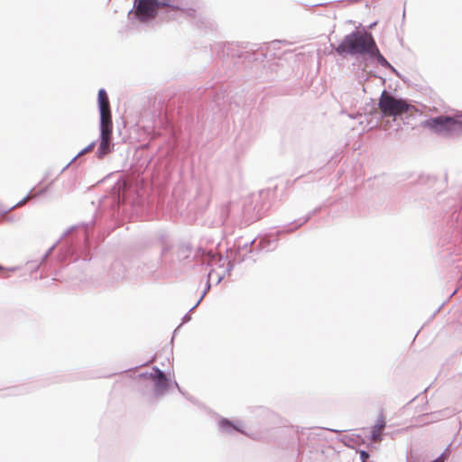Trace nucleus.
I'll list each match as a JSON object with an SVG mask.
<instances>
[{
    "label": "nucleus",
    "mask_w": 462,
    "mask_h": 462,
    "mask_svg": "<svg viewBox=\"0 0 462 462\" xmlns=\"http://www.w3.org/2000/svg\"><path fill=\"white\" fill-rule=\"evenodd\" d=\"M375 42L371 34L356 32L346 35L337 47L339 55L345 54H373Z\"/></svg>",
    "instance_id": "obj_1"
},
{
    "label": "nucleus",
    "mask_w": 462,
    "mask_h": 462,
    "mask_svg": "<svg viewBox=\"0 0 462 462\" xmlns=\"http://www.w3.org/2000/svg\"><path fill=\"white\" fill-rule=\"evenodd\" d=\"M379 109L385 116H398L404 113L413 115L418 112L415 106L407 103L405 100L396 98L388 92L383 91L379 99Z\"/></svg>",
    "instance_id": "obj_2"
},
{
    "label": "nucleus",
    "mask_w": 462,
    "mask_h": 462,
    "mask_svg": "<svg viewBox=\"0 0 462 462\" xmlns=\"http://www.w3.org/2000/svg\"><path fill=\"white\" fill-rule=\"evenodd\" d=\"M97 97L100 110V129H113L110 103L106 90L99 89Z\"/></svg>",
    "instance_id": "obj_3"
},
{
    "label": "nucleus",
    "mask_w": 462,
    "mask_h": 462,
    "mask_svg": "<svg viewBox=\"0 0 462 462\" xmlns=\"http://www.w3.org/2000/svg\"><path fill=\"white\" fill-rule=\"evenodd\" d=\"M134 8L136 16L142 21L155 18L159 9L156 0H135Z\"/></svg>",
    "instance_id": "obj_4"
},
{
    "label": "nucleus",
    "mask_w": 462,
    "mask_h": 462,
    "mask_svg": "<svg viewBox=\"0 0 462 462\" xmlns=\"http://www.w3.org/2000/svg\"><path fill=\"white\" fill-rule=\"evenodd\" d=\"M439 134H450L462 132V121L450 116H440Z\"/></svg>",
    "instance_id": "obj_5"
},
{
    "label": "nucleus",
    "mask_w": 462,
    "mask_h": 462,
    "mask_svg": "<svg viewBox=\"0 0 462 462\" xmlns=\"http://www.w3.org/2000/svg\"><path fill=\"white\" fill-rule=\"evenodd\" d=\"M112 133L113 129H100V143L97 149L98 158H103L108 154L113 147L112 143Z\"/></svg>",
    "instance_id": "obj_6"
},
{
    "label": "nucleus",
    "mask_w": 462,
    "mask_h": 462,
    "mask_svg": "<svg viewBox=\"0 0 462 462\" xmlns=\"http://www.w3.org/2000/svg\"><path fill=\"white\" fill-rule=\"evenodd\" d=\"M152 378L156 381L155 388L158 392H163L167 389L168 379L165 374L159 369H155Z\"/></svg>",
    "instance_id": "obj_7"
},
{
    "label": "nucleus",
    "mask_w": 462,
    "mask_h": 462,
    "mask_svg": "<svg viewBox=\"0 0 462 462\" xmlns=\"http://www.w3.org/2000/svg\"><path fill=\"white\" fill-rule=\"evenodd\" d=\"M441 122V119H439V116L430 118L428 120H425L421 123V125L425 128H429L433 130L434 132L439 134V125Z\"/></svg>",
    "instance_id": "obj_8"
},
{
    "label": "nucleus",
    "mask_w": 462,
    "mask_h": 462,
    "mask_svg": "<svg viewBox=\"0 0 462 462\" xmlns=\"http://www.w3.org/2000/svg\"><path fill=\"white\" fill-rule=\"evenodd\" d=\"M385 427V422L383 420H380L373 428L372 430V439L374 441H378L380 440V435H381V432L383 431V430L384 429Z\"/></svg>",
    "instance_id": "obj_9"
},
{
    "label": "nucleus",
    "mask_w": 462,
    "mask_h": 462,
    "mask_svg": "<svg viewBox=\"0 0 462 462\" xmlns=\"http://www.w3.org/2000/svg\"><path fill=\"white\" fill-rule=\"evenodd\" d=\"M371 56H374L378 61L379 64L384 67H389L390 64L386 60V59L380 53L379 50L376 48V46L373 49V54H370Z\"/></svg>",
    "instance_id": "obj_10"
},
{
    "label": "nucleus",
    "mask_w": 462,
    "mask_h": 462,
    "mask_svg": "<svg viewBox=\"0 0 462 462\" xmlns=\"http://www.w3.org/2000/svg\"><path fill=\"white\" fill-rule=\"evenodd\" d=\"M158 8L169 7L171 10L177 11L180 8L172 4V0H156Z\"/></svg>",
    "instance_id": "obj_11"
},
{
    "label": "nucleus",
    "mask_w": 462,
    "mask_h": 462,
    "mask_svg": "<svg viewBox=\"0 0 462 462\" xmlns=\"http://www.w3.org/2000/svg\"><path fill=\"white\" fill-rule=\"evenodd\" d=\"M36 196H38V193H34V194H32V196H29V197L25 198V199H23L21 202H19V203L17 204V206H23V205H24V204H25V203H26V202H27L31 198H34V197H36Z\"/></svg>",
    "instance_id": "obj_12"
},
{
    "label": "nucleus",
    "mask_w": 462,
    "mask_h": 462,
    "mask_svg": "<svg viewBox=\"0 0 462 462\" xmlns=\"http://www.w3.org/2000/svg\"><path fill=\"white\" fill-rule=\"evenodd\" d=\"M360 457L362 459V462H366L367 458L369 457V455L367 452L363 450L360 452Z\"/></svg>",
    "instance_id": "obj_13"
},
{
    "label": "nucleus",
    "mask_w": 462,
    "mask_h": 462,
    "mask_svg": "<svg viewBox=\"0 0 462 462\" xmlns=\"http://www.w3.org/2000/svg\"><path fill=\"white\" fill-rule=\"evenodd\" d=\"M49 186H51V183H48V185H47V186H46L42 190H40L39 192H37V193H38V195H40V194H42L43 191H45V190L48 189V187H49Z\"/></svg>",
    "instance_id": "obj_14"
},
{
    "label": "nucleus",
    "mask_w": 462,
    "mask_h": 462,
    "mask_svg": "<svg viewBox=\"0 0 462 462\" xmlns=\"http://www.w3.org/2000/svg\"><path fill=\"white\" fill-rule=\"evenodd\" d=\"M93 146H94V143H91L88 147H87L85 152L92 150Z\"/></svg>",
    "instance_id": "obj_15"
}]
</instances>
